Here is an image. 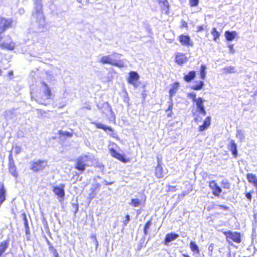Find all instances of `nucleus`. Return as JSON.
<instances>
[{"label": "nucleus", "instance_id": "40", "mask_svg": "<svg viewBox=\"0 0 257 257\" xmlns=\"http://www.w3.org/2000/svg\"><path fill=\"white\" fill-rule=\"evenodd\" d=\"M167 188H168V192H174V191H176V190H177L176 186H171V185H168L167 186Z\"/></svg>", "mask_w": 257, "mask_h": 257}, {"label": "nucleus", "instance_id": "48", "mask_svg": "<svg viewBox=\"0 0 257 257\" xmlns=\"http://www.w3.org/2000/svg\"><path fill=\"white\" fill-rule=\"evenodd\" d=\"M219 207L224 210H228V207L226 206H224V205H220L219 206Z\"/></svg>", "mask_w": 257, "mask_h": 257}, {"label": "nucleus", "instance_id": "22", "mask_svg": "<svg viewBox=\"0 0 257 257\" xmlns=\"http://www.w3.org/2000/svg\"><path fill=\"white\" fill-rule=\"evenodd\" d=\"M196 76V72L195 71H190L187 74L183 76V79L187 82H189L193 80Z\"/></svg>", "mask_w": 257, "mask_h": 257}, {"label": "nucleus", "instance_id": "45", "mask_svg": "<svg viewBox=\"0 0 257 257\" xmlns=\"http://www.w3.org/2000/svg\"><path fill=\"white\" fill-rule=\"evenodd\" d=\"M130 219V215L128 214L126 215L125 216V220L123 222V225H126L128 223V222H129Z\"/></svg>", "mask_w": 257, "mask_h": 257}, {"label": "nucleus", "instance_id": "46", "mask_svg": "<svg viewBox=\"0 0 257 257\" xmlns=\"http://www.w3.org/2000/svg\"><path fill=\"white\" fill-rule=\"evenodd\" d=\"M202 118V117L199 115H197L194 118V121L197 122V123H198L200 121H201Z\"/></svg>", "mask_w": 257, "mask_h": 257}, {"label": "nucleus", "instance_id": "14", "mask_svg": "<svg viewBox=\"0 0 257 257\" xmlns=\"http://www.w3.org/2000/svg\"><path fill=\"white\" fill-rule=\"evenodd\" d=\"M64 187L65 185L61 184L59 186L53 187L52 190L55 195H56L58 198L63 199L65 196Z\"/></svg>", "mask_w": 257, "mask_h": 257}, {"label": "nucleus", "instance_id": "26", "mask_svg": "<svg viewBox=\"0 0 257 257\" xmlns=\"http://www.w3.org/2000/svg\"><path fill=\"white\" fill-rule=\"evenodd\" d=\"M189 246L191 250L193 252L194 254H198L200 253L199 247L195 242L192 241H191L190 242Z\"/></svg>", "mask_w": 257, "mask_h": 257}, {"label": "nucleus", "instance_id": "54", "mask_svg": "<svg viewBox=\"0 0 257 257\" xmlns=\"http://www.w3.org/2000/svg\"><path fill=\"white\" fill-rule=\"evenodd\" d=\"M82 1H83V0H77V1L78 3H81V4L82 3Z\"/></svg>", "mask_w": 257, "mask_h": 257}, {"label": "nucleus", "instance_id": "39", "mask_svg": "<svg viewBox=\"0 0 257 257\" xmlns=\"http://www.w3.org/2000/svg\"><path fill=\"white\" fill-rule=\"evenodd\" d=\"M12 149L15 150L16 154L20 153L21 151V147L20 146L15 145L13 146Z\"/></svg>", "mask_w": 257, "mask_h": 257}, {"label": "nucleus", "instance_id": "52", "mask_svg": "<svg viewBox=\"0 0 257 257\" xmlns=\"http://www.w3.org/2000/svg\"><path fill=\"white\" fill-rule=\"evenodd\" d=\"M99 187H100V184H97L96 185L95 188H99Z\"/></svg>", "mask_w": 257, "mask_h": 257}, {"label": "nucleus", "instance_id": "38", "mask_svg": "<svg viewBox=\"0 0 257 257\" xmlns=\"http://www.w3.org/2000/svg\"><path fill=\"white\" fill-rule=\"evenodd\" d=\"M199 0H189V4L191 7H195L198 5Z\"/></svg>", "mask_w": 257, "mask_h": 257}, {"label": "nucleus", "instance_id": "16", "mask_svg": "<svg viewBox=\"0 0 257 257\" xmlns=\"http://www.w3.org/2000/svg\"><path fill=\"white\" fill-rule=\"evenodd\" d=\"M211 123V117L210 116H206L204 120L203 123L198 126V131L199 132H203L207 130L210 126Z\"/></svg>", "mask_w": 257, "mask_h": 257}, {"label": "nucleus", "instance_id": "1", "mask_svg": "<svg viewBox=\"0 0 257 257\" xmlns=\"http://www.w3.org/2000/svg\"><path fill=\"white\" fill-rule=\"evenodd\" d=\"M13 20L11 18L0 17V48L8 51H13L16 47L15 43L11 36H8V41H2L4 38L3 33L7 29L13 27Z\"/></svg>", "mask_w": 257, "mask_h": 257}, {"label": "nucleus", "instance_id": "29", "mask_svg": "<svg viewBox=\"0 0 257 257\" xmlns=\"http://www.w3.org/2000/svg\"><path fill=\"white\" fill-rule=\"evenodd\" d=\"M204 82L202 81H199L195 85H192L191 89L194 90H199L203 88Z\"/></svg>", "mask_w": 257, "mask_h": 257}, {"label": "nucleus", "instance_id": "36", "mask_svg": "<svg viewBox=\"0 0 257 257\" xmlns=\"http://www.w3.org/2000/svg\"><path fill=\"white\" fill-rule=\"evenodd\" d=\"M187 96L191 99L192 101L195 102L196 101V94L195 92H190L187 94Z\"/></svg>", "mask_w": 257, "mask_h": 257}, {"label": "nucleus", "instance_id": "3", "mask_svg": "<svg viewBox=\"0 0 257 257\" xmlns=\"http://www.w3.org/2000/svg\"><path fill=\"white\" fill-rule=\"evenodd\" d=\"M90 160V157L84 155L79 157L76 160L74 168L80 172H83L87 166V163Z\"/></svg>", "mask_w": 257, "mask_h": 257}, {"label": "nucleus", "instance_id": "49", "mask_svg": "<svg viewBox=\"0 0 257 257\" xmlns=\"http://www.w3.org/2000/svg\"><path fill=\"white\" fill-rule=\"evenodd\" d=\"M91 238H92L96 243V244L98 243V241L97 240V238L95 235H93L91 236Z\"/></svg>", "mask_w": 257, "mask_h": 257}, {"label": "nucleus", "instance_id": "56", "mask_svg": "<svg viewBox=\"0 0 257 257\" xmlns=\"http://www.w3.org/2000/svg\"><path fill=\"white\" fill-rule=\"evenodd\" d=\"M243 257H247V256H243Z\"/></svg>", "mask_w": 257, "mask_h": 257}, {"label": "nucleus", "instance_id": "41", "mask_svg": "<svg viewBox=\"0 0 257 257\" xmlns=\"http://www.w3.org/2000/svg\"><path fill=\"white\" fill-rule=\"evenodd\" d=\"M180 27L181 29L187 28H188L187 23L184 20H182L181 21V25H180Z\"/></svg>", "mask_w": 257, "mask_h": 257}, {"label": "nucleus", "instance_id": "33", "mask_svg": "<svg viewBox=\"0 0 257 257\" xmlns=\"http://www.w3.org/2000/svg\"><path fill=\"white\" fill-rule=\"evenodd\" d=\"M60 137H64L66 138H71L73 136V134L68 132H63L62 131H59L58 133Z\"/></svg>", "mask_w": 257, "mask_h": 257}, {"label": "nucleus", "instance_id": "34", "mask_svg": "<svg viewBox=\"0 0 257 257\" xmlns=\"http://www.w3.org/2000/svg\"><path fill=\"white\" fill-rule=\"evenodd\" d=\"M223 72L226 74L233 73L235 72V67L233 66H229L223 68Z\"/></svg>", "mask_w": 257, "mask_h": 257}, {"label": "nucleus", "instance_id": "15", "mask_svg": "<svg viewBox=\"0 0 257 257\" xmlns=\"http://www.w3.org/2000/svg\"><path fill=\"white\" fill-rule=\"evenodd\" d=\"M188 61V58L185 53L177 52L175 54V61L179 65H182Z\"/></svg>", "mask_w": 257, "mask_h": 257}, {"label": "nucleus", "instance_id": "24", "mask_svg": "<svg viewBox=\"0 0 257 257\" xmlns=\"http://www.w3.org/2000/svg\"><path fill=\"white\" fill-rule=\"evenodd\" d=\"M178 236H179V235L176 233H168L166 235V237H165V238L164 240V243L166 244H167V243L168 242L175 240Z\"/></svg>", "mask_w": 257, "mask_h": 257}, {"label": "nucleus", "instance_id": "9", "mask_svg": "<svg viewBox=\"0 0 257 257\" xmlns=\"http://www.w3.org/2000/svg\"><path fill=\"white\" fill-rule=\"evenodd\" d=\"M208 186L212 191V194L219 197L222 192L221 188L217 184L215 180H211L208 182Z\"/></svg>", "mask_w": 257, "mask_h": 257}, {"label": "nucleus", "instance_id": "2", "mask_svg": "<svg viewBox=\"0 0 257 257\" xmlns=\"http://www.w3.org/2000/svg\"><path fill=\"white\" fill-rule=\"evenodd\" d=\"M99 61L101 64H108L112 66H116L120 68L125 66L124 62L123 60H116L114 59H112L110 56L109 55L102 56L100 59Z\"/></svg>", "mask_w": 257, "mask_h": 257}, {"label": "nucleus", "instance_id": "47", "mask_svg": "<svg viewBox=\"0 0 257 257\" xmlns=\"http://www.w3.org/2000/svg\"><path fill=\"white\" fill-rule=\"evenodd\" d=\"M13 73L14 72H13V70L10 71L8 73V76L9 77H10V79H12L13 78Z\"/></svg>", "mask_w": 257, "mask_h": 257}, {"label": "nucleus", "instance_id": "53", "mask_svg": "<svg viewBox=\"0 0 257 257\" xmlns=\"http://www.w3.org/2000/svg\"><path fill=\"white\" fill-rule=\"evenodd\" d=\"M41 0H36V3H41Z\"/></svg>", "mask_w": 257, "mask_h": 257}, {"label": "nucleus", "instance_id": "10", "mask_svg": "<svg viewBox=\"0 0 257 257\" xmlns=\"http://www.w3.org/2000/svg\"><path fill=\"white\" fill-rule=\"evenodd\" d=\"M178 40L182 46L192 47L193 45V43L188 35L181 34L179 36Z\"/></svg>", "mask_w": 257, "mask_h": 257}, {"label": "nucleus", "instance_id": "44", "mask_svg": "<svg viewBox=\"0 0 257 257\" xmlns=\"http://www.w3.org/2000/svg\"><path fill=\"white\" fill-rule=\"evenodd\" d=\"M205 27L203 25H199L197 27L196 32L198 33L203 31L205 29Z\"/></svg>", "mask_w": 257, "mask_h": 257}, {"label": "nucleus", "instance_id": "25", "mask_svg": "<svg viewBox=\"0 0 257 257\" xmlns=\"http://www.w3.org/2000/svg\"><path fill=\"white\" fill-rule=\"evenodd\" d=\"M179 87V83L177 82L173 83L169 90L170 97H172L176 92Z\"/></svg>", "mask_w": 257, "mask_h": 257}, {"label": "nucleus", "instance_id": "7", "mask_svg": "<svg viewBox=\"0 0 257 257\" xmlns=\"http://www.w3.org/2000/svg\"><path fill=\"white\" fill-rule=\"evenodd\" d=\"M9 163H8V169L11 174L17 178L18 176V174L17 171L16 166L15 164L14 160L12 155V151H10V154L8 157Z\"/></svg>", "mask_w": 257, "mask_h": 257}, {"label": "nucleus", "instance_id": "5", "mask_svg": "<svg viewBox=\"0 0 257 257\" xmlns=\"http://www.w3.org/2000/svg\"><path fill=\"white\" fill-rule=\"evenodd\" d=\"M225 236L226 239L227 241L230 240L239 243L241 242V234L239 232H232L231 231H226L223 232Z\"/></svg>", "mask_w": 257, "mask_h": 257}, {"label": "nucleus", "instance_id": "6", "mask_svg": "<svg viewBox=\"0 0 257 257\" xmlns=\"http://www.w3.org/2000/svg\"><path fill=\"white\" fill-rule=\"evenodd\" d=\"M42 84L46 88V89L44 92L45 98H44L43 96H40L36 98L35 100L36 101L39 102L40 103L46 105L47 104V103L45 102V100H49L51 98V90L45 82H42Z\"/></svg>", "mask_w": 257, "mask_h": 257}, {"label": "nucleus", "instance_id": "4", "mask_svg": "<svg viewBox=\"0 0 257 257\" xmlns=\"http://www.w3.org/2000/svg\"><path fill=\"white\" fill-rule=\"evenodd\" d=\"M47 167H48L47 161L39 159L31 163L30 169L33 172L37 173L43 171Z\"/></svg>", "mask_w": 257, "mask_h": 257}, {"label": "nucleus", "instance_id": "8", "mask_svg": "<svg viewBox=\"0 0 257 257\" xmlns=\"http://www.w3.org/2000/svg\"><path fill=\"white\" fill-rule=\"evenodd\" d=\"M139 79L140 76L138 73L136 71H132L128 73L126 80L128 84H132L134 87H137L139 85Z\"/></svg>", "mask_w": 257, "mask_h": 257}, {"label": "nucleus", "instance_id": "32", "mask_svg": "<svg viewBox=\"0 0 257 257\" xmlns=\"http://www.w3.org/2000/svg\"><path fill=\"white\" fill-rule=\"evenodd\" d=\"M220 184L223 189H230V183L226 179L221 181Z\"/></svg>", "mask_w": 257, "mask_h": 257}, {"label": "nucleus", "instance_id": "43", "mask_svg": "<svg viewBox=\"0 0 257 257\" xmlns=\"http://www.w3.org/2000/svg\"><path fill=\"white\" fill-rule=\"evenodd\" d=\"M72 206L75 209V210L74 211V213L75 214L78 211V210H79L78 204L77 203H73Z\"/></svg>", "mask_w": 257, "mask_h": 257}, {"label": "nucleus", "instance_id": "30", "mask_svg": "<svg viewBox=\"0 0 257 257\" xmlns=\"http://www.w3.org/2000/svg\"><path fill=\"white\" fill-rule=\"evenodd\" d=\"M206 67L204 65H201L200 66V69L199 71V73L200 75V78L201 79L204 80L206 77Z\"/></svg>", "mask_w": 257, "mask_h": 257}, {"label": "nucleus", "instance_id": "28", "mask_svg": "<svg viewBox=\"0 0 257 257\" xmlns=\"http://www.w3.org/2000/svg\"><path fill=\"white\" fill-rule=\"evenodd\" d=\"M5 190L3 184L0 183V204L3 202L5 199Z\"/></svg>", "mask_w": 257, "mask_h": 257}, {"label": "nucleus", "instance_id": "51", "mask_svg": "<svg viewBox=\"0 0 257 257\" xmlns=\"http://www.w3.org/2000/svg\"><path fill=\"white\" fill-rule=\"evenodd\" d=\"M183 256L184 257H190L188 254H183Z\"/></svg>", "mask_w": 257, "mask_h": 257}, {"label": "nucleus", "instance_id": "19", "mask_svg": "<svg viewBox=\"0 0 257 257\" xmlns=\"http://www.w3.org/2000/svg\"><path fill=\"white\" fill-rule=\"evenodd\" d=\"M9 245V240L7 239L0 242V257H3L4 254Z\"/></svg>", "mask_w": 257, "mask_h": 257}, {"label": "nucleus", "instance_id": "12", "mask_svg": "<svg viewBox=\"0 0 257 257\" xmlns=\"http://www.w3.org/2000/svg\"><path fill=\"white\" fill-rule=\"evenodd\" d=\"M109 153H110L111 156L120 161V162L122 163H127L129 161L128 159H126L124 155H121L118 153L113 148H110L109 149Z\"/></svg>", "mask_w": 257, "mask_h": 257}, {"label": "nucleus", "instance_id": "11", "mask_svg": "<svg viewBox=\"0 0 257 257\" xmlns=\"http://www.w3.org/2000/svg\"><path fill=\"white\" fill-rule=\"evenodd\" d=\"M92 123L97 128L101 129L107 132V131L110 133V136L113 138H115V134L114 133V130L110 126L105 125L101 123L97 122H93Z\"/></svg>", "mask_w": 257, "mask_h": 257}, {"label": "nucleus", "instance_id": "27", "mask_svg": "<svg viewBox=\"0 0 257 257\" xmlns=\"http://www.w3.org/2000/svg\"><path fill=\"white\" fill-rule=\"evenodd\" d=\"M211 34L213 36V40L214 41H216L218 40L220 36V33L217 31L216 28L213 27L212 28L211 30Z\"/></svg>", "mask_w": 257, "mask_h": 257}, {"label": "nucleus", "instance_id": "17", "mask_svg": "<svg viewBox=\"0 0 257 257\" xmlns=\"http://www.w3.org/2000/svg\"><path fill=\"white\" fill-rule=\"evenodd\" d=\"M162 13L168 15L169 13L170 5L168 0L158 3Z\"/></svg>", "mask_w": 257, "mask_h": 257}, {"label": "nucleus", "instance_id": "42", "mask_svg": "<svg viewBox=\"0 0 257 257\" xmlns=\"http://www.w3.org/2000/svg\"><path fill=\"white\" fill-rule=\"evenodd\" d=\"M252 193H253V191L249 192H246L245 193V197L249 201H250L252 199V195H251Z\"/></svg>", "mask_w": 257, "mask_h": 257}, {"label": "nucleus", "instance_id": "55", "mask_svg": "<svg viewBox=\"0 0 257 257\" xmlns=\"http://www.w3.org/2000/svg\"><path fill=\"white\" fill-rule=\"evenodd\" d=\"M2 74V71L1 68H0V76Z\"/></svg>", "mask_w": 257, "mask_h": 257}, {"label": "nucleus", "instance_id": "37", "mask_svg": "<svg viewBox=\"0 0 257 257\" xmlns=\"http://www.w3.org/2000/svg\"><path fill=\"white\" fill-rule=\"evenodd\" d=\"M172 109H173V103L171 102L169 105L168 108L166 110V112H168L167 114V116L168 117H170L172 113Z\"/></svg>", "mask_w": 257, "mask_h": 257}, {"label": "nucleus", "instance_id": "13", "mask_svg": "<svg viewBox=\"0 0 257 257\" xmlns=\"http://www.w3.org/2000/svg\"><path fill=\"white\" fill-rule=\"evenodd\" d=\"M204 100L202 97H198L197 98L196 102V106L197 108V111L201 113L203 115L206 114V111L204 105Z\"/></svg>", "mask_w": 257, "mask_h": 257}, {"label": "nucleus", "instance_id": "21", "mask_svg": "<svg viewBox=\"0 0 257 257\" xmlns=\"http://www.w3.org/2000/svg\"><path fill=\"white\" fill-rule=\"evenodd\" d=\"M146 201L145 198L143 200H141L138 198H132L129 203L130 205L133 207H137L144 205Z\"/></svg>", "mask_w": 257, "mask_h": 257}, {"label": "nucleus", "instance_id": "20", "mask_svg": "<svg viewBox=\"0 0 257 257\" xmlns=\"http://www.w3.org/2000/svg\"><path fill=\"white\" fill-rule=\"evenodd\" d=\"M228 148L229 150L231 152L234 158L237 157V145L234 140H231L230 141V143L228 146Z\"/></svg>", "mask_w": 257, "mask_h": 257}, {"label": "nucleus", "instance_id": "35", "mask_svg": "<svg viewBox=\"0 0 257 257\" xmlns=\"http://www.w3.org/2000/svg\"><path fill=\"white\" fill-rule=\"evenodd\" d=\"M49 249L53 253L54 257H59L56 249L51 244H49Z\"/></svg>", "mask_w": 257, "mask_h": 257}, {"label": "nucleus", "instance_id": "23", "mask_svg": "<svg viewBox=\"0 0 257 257\" xmlns=\"http://www.w3.org/2000/svg\"><path fill=\"white\" fill-rule=\"evenodd\" d=\"M236 32L235 31H226L224 33V36L226 40L228 41H232L236 36Z\"/></svg>", "mask_w": 257, "mask_h": 257}, {"label": "nucleus", "instance_id": "18", "mask_svg": "<svg viewBox=\"0 0 257 257\" xmlns=\"http://www.w3.org/2000/svg\"><path fill=\"white\" fill-rule=\"evenodd\" d=\"M155 175L157 178H162L164 176L163 167L160 161L158 162L157 165L155 168Z\"/></svg>", "mask_w": 257, "mask_h": 257}, {"label": "nucleus", "instance_id": "50", "mask_svg": "<svg viewBox=\"0 0 257 257\" xmlns=\"http://www.w3.org/2000/svg\"><path fill=\"white\" fill-rule=\"evenodd\" d=\"M112 55L114 57H116L117 56L121 55V54H118V53H116L113 52V53H112Z\"/></svg>", "mask_w": 257, "mask_h": 257}, {"label": "nucleus", "instance_id": "31", "mask_svg": "<svg viewBox=\"0 0 257 257\" xmlns=\"http://www.w3.org/2000/svg\"><path fill=\"white\" fill-rule=\"evenodd\" d=\"M152 225V221L151 220H149L147 221L144 227L143 231H144V234L145 235H147L148 234V230L150 227V226Z\"/></svg>", "mask_w": 257, "mask_h": 257}]
</instances>
